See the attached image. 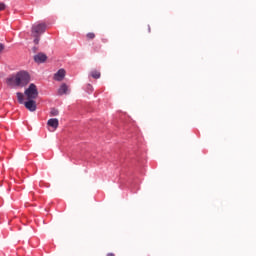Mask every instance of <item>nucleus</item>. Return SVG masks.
Instances as JSON below:
<instances>
[{"mask_svg": "<svg viewBox=\"0 0 256 256\" xmlns=\"http://www.w3.org/2000/svg\"><path fill=\"white\" fill-rule=\"evenodd\" d=\"M55 81H63L65 79V69H60L58 73L54 75Z\"/></svg>", "mask_w": 256, "mask_h": 256, "instance_id": "6e6552de", "label": "nucleus"}, {"mask_svg": "<svg viewBox=\"0 0 256 256\" xmlns=\"http://www.w3.org/2000/svg\"><path fill=\"white\" fill-rule=\"evenodd\" d=\"M29 81H31L29 73L21 71L7 78V85L11 87H25V85H28Z\"/></svg>", "mask_w": 256, "mask_h": 256, "instance_id": "f257e3e1", "label": "nucleus"}, {"mask_svg": "<svg viewBox=\"0 0 256 256\" xmlns=\"http://www.w3.org/2000/svg\"><path fill=\"white\" fill-rule=\"evenodd\" d=\"M3 49H5V46L2 43H0V53L3 51Z\"/></svg>", "mask_w": 256, "mask_h": 256, "instance_id": "2eb2a0df", "label": "nucleus"}, {"mask_svg": "<svg viewBox=\"0 0 256 256\" xmlns=\"http://www.w3.org/2000/svg\"><path fill=\"white\" fill-rule=\"evenodd\" d=\"M33 51H34V53H35V52L37 51V47H34V48H33Z\"/></svg>", "mask_w": 256, "mask_h": 256, "instance_id": "f3484780", "label": "nucleus"}, {"mask_svg": "<svg viewBox=\"0 0 256 256\" xmlns=\"http://www.w3.org/2000/svg\"><path fill=\"white\" fill-rule=\"evenodd\" d=\"M34 61L35 63H45L47 61V55L45 53H38L34 55Z\"/></svg>", "mask_w": 256, "mask_h": 256, "instance_id": "39448f33", "label": "nucleus"}, {"mask_svg": "<svg viewBox=\"0 0 256 256\" xmlns=\"http://www.w3.org/2000/svg\"><path fill=\"white\" fill-rule=\"evenodd\" d=\"M107 256H115L113 253H108Z\"/></svg>", "mask_w": 256, "mask_h": 256, "instance_id": "dca6fc26", "label": "nucleus"}, {"mask_svg": "<svg viewBox=\"0 0 256 256\" xmlns=\"http://www.w3.org/2000/svg\"><path fill=\"white\" fill-rule=\"evenodd\" d=\"M16 96L18 99V103H20V105H23V103H25V95H23V93L21 92H17Z\"/></svg>", "mask_w": 256, "mask_h": 256, "instance_id": "1a4fd4ad", "label": "nucleus"}, {"mask_svg": "<svg viewBox=\"0 0 256 256\" xmlns=\"http://www.w3.org/2000/svg\"><path fill=\"white\" fill-rule=\"evenodd\" d=\"M69 93V86L65 83L61 84L58 89V95H67Z\"/></svg>", "mask_w": 256, "mask_h": 256, "instance_id": "423d86ee", "label": "nucleus"}, {"mask_svg": "<svg viewBox=\"0 0 256 256\" xmlns=\"http://www.w3.org/2000/svg\"><path fill=\"white\" fill-rule=\"evenodd\" d=\"M48 127H52V129H57L59 127V119L51 118L47 122Z\"/></svg>", "mask_w": 256, "mask_h": 256, "instance_id": "0eeeda50", "label": "nucleus"}, {"mask_svg": "<svg viewBox=\"0 0 256 256\" xmlns=\"http://www.w3.org/2000/svg\"><path fill=\"white\" fill-rule=\"evenodd\" d=\"M6 5L3 2H0V11H5Z\"/></svg>", "mask_w": 256, "mask_h": 256, "instance_id": "ddd939ff", "label": "nucleus"}, {"mask_svg": "<svg viewBox=\"0 0 256 256\" xmlns=\"http://www.w3.org/2000/svg\"><path fill=\"white\" fill-rule=\"evenodd\" d=\"M24 106L26 109H28V111H31L32 113L37 111V102H35V100L27 99V101L24 102Z\"/></svg>", "mask_w": 256, "mask_h": 256, "instance_id": "20e7f679", "label": "nucleus"}, {"mask_svg": "<svg viewBox=\"0 0 256 256\" xmlns=\"http://www.w3.org/2000/svg\"><path fill=\"white\" fill-rule=\"evenodd\" d=\"M47 25L45 23L34 24L31 29V35L34 38L35 45H39L40 37L43 35Z\"/></svg>", "mask_w": 256, "mask_h": 256, "instance_id": "f03ea898", "label": "nucleus"}, {"mask_svg": "<svg viewBox=\"0 0 256 256\" xmlns=\"http://www.w3.org/2000/svg\"><path fill=\"white\" fill-rule=\"evenodd\" d=\"M58 115H59V110L57 108H51L50 116L51 117H57Z\"/></svg>", "mask_w": 256, "mask_h": 256, "instance_id": "9b49d317", "label": "nucleus"}, {"mask_svg": "<svg viewBox=\"0 0 256 256\" xmlns=\"http://www.w3.org/2000/svg\"><path fill=\"white\" fill-rule=\"evenodd\" d=\"M91 77H93V79H99L101 77V72L97 71V70H92L90 72Z\"/></svg>", "mask_w": 256, "mask_h": 256, "instance_id": "9d476101", "label": "nucleus"}, {"mask_svg": "<svg viewBox=\"0 0 256 256\" xmlns=\"http://www.w3.org/2000/svg\"><path fill=\"white\" fill-rule=\"evenodd\" d=\"M87 39H94L95 38V33L93 32H89L87 35H86Z\"/></svg>", "mask_w": 256, "mask_h": 256, "instance_id": "f8f14e48", "label": "nucleus"}, {"mask_svg": "<svg viewBox=\"0 0 256 256\" xmlns=\"http://www.w3.org/2000/svg\"><path fill=\"white\" fill-rule=\"evenodd\" d=\"M24 95L26 99L35 100L39 97V91L35 84H30L29 87L25 90Z\"/></svg>", "mask_w": 256, "mask_h": 256, "instance_id": "7ed1b4c3", "label": "nucleus"}, {"mask_svg": "<svg viewBox=\"0 0 256 256\" xmlns=\"http://www.w3.org/2000/svg\"><path fill=\"white\" fill-rule=\"evenodd\" d=\"M87 89L90 93L93 92V86L91 84H88Z\"/></svg>", "mask_w": 256, "mask_h": 256, "instance_id": "4468645a", "label": "nucleus"}]
</instances>
